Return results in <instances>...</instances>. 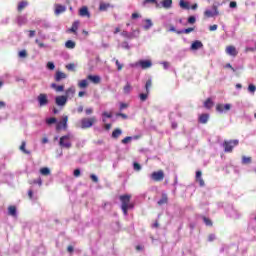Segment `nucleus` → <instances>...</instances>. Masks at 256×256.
<instances>
[{
    "instance_id": "obj_37",
    "label": "nucleus",
    "mask_w": 256,
    "mask_h": 256,
    "mask_svg": "<svg viewBox=\"0 0 256 256\" xmlns=\"http://www.w3.org/2000/svg\"><path fill=\"white\" fill-rule=\"evenodd\" d=\"M79 29V23L78 22H74L73 24H72V27H71V29H70V31L72 32V33H77V30Z\"/></svg>"
},
{
    "instance_id": "obj_25",
    "label": "nucleus",
    "mask_w": 256,
    "mask_h": 256,
    "mask_svg": "<svg viewBox=\"0 0 256 256\" xmlns=\"http://www.w3.org/2000/svg\"><path fill=\"white\" fill-rule=\"evenodd\" d=\"M78 87L80 89H86V87H89V81L87 79H83L80 82H78Z\"/></svg>"
},
{
    "instance_id": "obj_11",
    "label": "nucleus",
    "mask_w": 256,
    "mask_h": 256,
    "mask_svg": "<svg viewBox=\"0 0 256 256\" xmlns=\"http://www.w3.org/2000/svg\"><path fill=\"white\" fill-rule=\"evenodd\" d=\"M231 110V104H218L216 106V111L218 113H225V111H230Z\"/></svg>"
},
{
    "instance_id": "obj_61",
    "label": "nucleus",
    "mask_w": 256,
    "mask_h": 256,
    "mask_svg": "<svg viewBox=\"0 0 256 256\" xmlns=\"http://www.w3.org/2000/svg\"><path fill=\"white\" fill-rule=\"evenodd\" d=\"M230 8L231 9L237 8V2H235V1L230 2Z\"/></svg>"
},
{
    "instance_id": "obj_44",
    "label": "nucleus",
    "mask_w": 256,
    "mask_h": 256,
    "mask_svg": "<svg viewBox=\"0 0 256 256\" xmlns=\"http://www.w3.org/2000/svg\"><path fill=\"white\" fill-rule=\"evenodd\" d=\"M132 140H133V137L127 136L124 139H122L121 143H123V145H127V143H130V141Z\"/></svg>"
},
{
    "instance_id": "obj_53",
    "label": "nucleus",
    "mask_w": 256,
    "mask_h": 256,
    "mask_svg": "<svg viewBox=\"0 0 256 256\" xmlns=\"http://www.w3.org/2000/svg\"><path fill=\"white\" fill-rule=\"evenodd\" d=\"M195 21H197V19L195 18V16H190L188 18V23H190V25H193L195 23Z\"/></svg>"
},
{
    "instance_id": "obj_13",
    "label": "nucleus",
    "mask_w": 256,
    "mask_h": 256,
    "mask_svg": "<svg viewBox=\"0 0 256 256\" xmlns=\"http://www.w3.org/2000/svg\"><path fill=\"white\" fill-rule=\"evenodd\" d=\"M138 63L141 69H149L153 66V63L151 62V60H140L138 61Z\"/></svg>"
},
{
    "instance_id": "obj_16",
    "label": "nucleus",
    "mask_w": 256,
    "mask_h": 256,
    "mask_svg": "<svg viewBox=\"0 0 256 256\" xmlns=\"http://www.w3.org/2000/svg\"><path fill=\"white\" fill-rule=\"evenodd\" d=\"M16 23L21 27L22 25H27V15L18 16L16 18Z\"/></svg>"
},
{
    "instance_id": "obj_14",
    "label": "nucleus",
    "mask_w": 256,
    "mask_h": 256,
    "mask_svg": "<svg viewBox=\"0 0 256 256\" xmlns=\"http://www.w3.org/2000/svg\"><path fill=\"white\" fill-rule=\"evenodd\" d=\"M87 80L91 81L94 85H99L101 83V76L99 75H88Z\"/></svg>"
},
{
    "instance_id": "obj_5",
    "label": "nucleus",
    "mask_w": 256,
    "mask_h": 256,
    "mask_svg": "<svg viewBox=\"0 0 256 256\" xmlns=\"http://www.w3.org/2000/svg\"><path fill=\"white\" fill-rule=\"evenodd\" d=\"M37 101L39 103V107H45L49 105V98L47 97V94L41 93L37 97Z\"/></svg>"
},
{
    "instance_id": "obj_34",
    "label": "nucleus",
    "mask_w": 256,
    "mask_h": 256,
    "mask_svg": "<svg viewBox=\"0 0 256 256\" xmlns=\"http://www.w3.org/2000/svg\"><path fill=\"white\" fill-rule=\"evenodd\" d=\"M132 87H131V84H129V82L124 86V89H123V91H124V93L126 94V95H129V93H131V91H132Z\"/></svg>"
},
{
    "instance_id": "obj_46",
    "label": "nucleus",
    "mask_w": 256,
    "mask_h": 256,
    "mask_svg": "<svg viewBox=\"0 0 256 256\" xmlns=\"http://www.w3.org/2000/svg\"><path fill=\"white\" fill-rule=\"evenodd\" d=\"M248 91H249V93L255 94L256 86L254 84H250L248 86Z\"/></svg>"
},
{
    "instance_id": "obj_27",
    "label": "nucleus",
    "mask_w": 256,
    "mask_h": 256,
    "mask_svg": "<svg viewBox=\"0 0 256 256\" xmlns=\"http://www.w3.org/2000/svg\"><path fill=\"white\" fill-rule=\"evenodd\" d=\"M75 46H76V44H75V41H73V40H68L65 43L66 49H75Z\"/></svg>"
},
{
    "instance_id": "obj_50",
    "label": "nucleus",
    "mask_w": 256,
    "mask_h": 256,
    "mask_svg": "<svg viewBox=\"0 0 256 256\" xmlns=\"http://www.w3.org/2000/svg\"><path fill=\"white\" fill-rule=\"evenodd\" d=\"M90 179H92L94 183H99V178L95 174H91Z\"/></svg>"
},
{
    "instance_id": "obj_60",
    "label": "nucleus",
    "mask_w": 256,
    "mask_h": 256,
    "mask_svg": "<svg viewBox=\"0 0 256 256\" xmlns=\"http://www.w3.org/2000/svg\"><path fill=\"white\" fill-rule=\"evenodd\" d=\"M135 171H141V165L139 163H134Z\"/></svg>"
},
{
    "instance_id": "obj_18",
    "label": "nucleus",
    "mask_w": 256,
    "mask_h": 256,
    "mask_svg": "<svg viewBox=\"0 0 256 256\" xmlns=\"http://www.w3.org/2000/svg\"><path fill=\"white\" fill-rule=\"evenodd\" d=\"M203 47V42L202 41H199V40H196L192 43L190 49L192 51H197L198 49H201Z\"/></svg>"
},
{
    "instance_id": "obj_32",
    "label": "nucleus",
    "mask_w": 256,
    "mask_h": 256,
    "mask_svg": "<svg viewBox=\"0 0 256 256\" xmlns=\"http://www.w3.org/2000/svg\"><path fill=\"white\" fill-rule=\"evenodd\" d=\"M214 103L213 100H211V98H208L205 102H204V107L206 109H211V107H213Z\"/></svg>"
},
{
    "instance_id": "obj_38",
    "label": "nucleus",
    "mask_w": 256,
    "mask_h": 256,
    "mask_svg": "<svg viewBox=\"0 0 256 256\" xmlns=\"http://www.w3.org/2000/svg\"><path fill=\"white\" fill-rule=\"evenodd\" d=\"M121 36L125 37V39H133V36L131 35V33L127 32L125 30L121 32Z\"/></svg>"
},
{
    "instance_id": "obj_10",
    "label": "nucleus",
    "mask_w": 256,
    "mask_h": 256,
    "mask_svg": "<svg viewBox=\"0 0 256 256\" xmlns=\"http://www.w3.org/2000/svg\"><path fill=\"white\" fill-rule=\"evenodd\" d=\"M75 93H76V90H75V86H70L68 89L65 90V97L66 99H73L75 97Z\"/></svg>"
},
{
    "instance_id": "obj_48",
    "label": "nucleus",
    "mask_w": 256,
    "mask_h": 256,
    "mask_svg": "<svg viewBox=\"0 0 256 256\" xmlns=\"http://www.w3.org/2000/svg\"><path fill=\"white\" fill-rule=\"evenodd\" d=\"M113 61H115L118 71H121V69H123V64L119 63V60L115 58L113 59Z\"/></svg>"
},
{
    "instance_id": "obj_6",
    "label": "nucleus",
    "mask_w": 256,
    "mask_h": 256,
    "mask_svg": "<svg viewBox=\"0 0 256 256\" xmlns=\"http://www.w3.org/2000/svg\"><path fill=\"white\" fill-rule=\"evenodd\" d=\"M67 97L65 95H59L55 97V103L57 107H65L67 105Z\"/></svg>"
},
{
    "instance_id": "obj_43",
    "label": "nucleus",
    "mask_w": 256,
    "mask_h": 256,
    "mask_svg": "<svg viewBox=\"0 0 256 256\" xmlns=\"http://www.w3.org/2000/svg\"><path fill=\"white\" fill-rule=\"evenodd\" d=\"M26 147V143L22 142L21 146H20V151H23V153H25L26 155H29V151L27 149H25Z\"/></svg>"
},
{
    "instance_id": "obj_40",
    "label": "nucleus",
    "mask_w": 256,
    "mask_h": 256,
    "mask_svg": "<svg viewBox=\"0 0 256 256\" xmlns=\"http://www.w3.org/2000/svg\"><path fill=\"white\" fill-rule=\"evenodd\" d=\"M242 163H243V165H249V163H251V157L243 156Z\"/></svg>"
},
{
    "instance_id": "obj_62",
    "label": "nucleus",
    "mask_w": 256,
    "mask_h": 256,
    "mask_svg": "<svg viewBox=\"0 0 256 256\" xmlns=\"http://www.w3.org/2000/svg\"><path fill=\"white\" fill-rule=\"evenodd\" d=\"M217 24H214L212 26L209 27V31H217Z\"/></svg>"
},
{
    "instance_id": "obj_52",
    "label": "nucleus",
    "mask_w": 256,
    "mask_h": 256,
    "mask_svg": "<svg viewBox=\"0 0 256 256\" xmlns=\"http://www.w3.org/2000/svg\"><path fill=\"white\" fill-rule=\"evenodd\" d=\"M19 57L22 59H25V57H27V51L26 50H22L19 52Z\"/></svg>"
},
{
    "instance_id": "obj_17",
    "label": "nucleus",
    "mask_w": 256,
    "mask_h": 256,
    "mask_svg": "<svg viewBox=\"0 0 256 256\" xmlns=\"http://www.w3.org/2000/svg\"><path fill=\"white\" fill-rule=\"evenodd\" d=\"M54 79L57 83H59V81H61L62 79H67V74L61 71H57L54 76Z\"/></svg>"
},
{
    "instance_id": "obj_41",
    "label": "nucleus",
    "mask_w": 256,
    "mask_h": 256,
    "mask_svg": "<svg viewBox=\"0 0 256 256\" xmlns=\"http://www.w3.org/2000/svg\"><path fill=\"white\" fill-rule=\"evenodd\" d=\"M46 123H47V125H53V124L57 123V118H47Z\"/></svg>"
},
{
    "instance_id": "obj_42",
    "label": "nucleus",
    "mask_w": 256,
    "mask_h": 256,
    "mask_svg": "<svg viewBox=\"0 0 256 256\" xmlns=\"http://www.w3.org/2000/svg\"><path fill=\"white\" fill-rule=\"evenodd\" d=\"M139 34H140L139 29L133 30L132 33H130V35L132 36V39H137V37H139Z\"/></svg>"
},
{
    "instance_id": "obj_49",
    "label": "nucleus",
    "mask_w": 256,
    "mask_h": 256,
    "mask_svg": "<svg viewBox=\"0 0 256 256\" xmlns=\"http://www.w3.org/2000/svg\"><path fill=\"white\" fill-rule=\"evenodd\" d=\"M151 85H152L151 80H147L145 85L146 93H149V89H151Z\"/></svg>"
},
{
    "instance_id": "obj_22",
    "label": "nucleus",
    "mask_w": 256,
    "mask_h": 256,
    "mask_svg": "<svg viewBox=\"0 0 256 256\" xmlns=\"http://www.w3.org/2000/svg\"><path fill=\"white\" fill-rule=\"evenodd\" d=\"M161 5L164 9H171L173 7V0H163Z\"/></svg>"
},
{
    "instance_id": "obj_15",
    "label": "nucleus",
    "mask_w": 256,
    "mask_h": 256,
    "mask_svg": "<svg viewBox=\"0 0 256 256\" xmlns=\"http://www.w3.org/2000/svg\"><path fill=\"white\" fill-rule=\"evenodd\" d=\"M226 53H227V55H230L231 57H237V55L239 54V52L237 51V48H235V46H228L226 48Z\"/></svg>"
},
{
    "instance_id": "obj_51",
    "label": "nucleus",
    "mask_w": 256,
    "mask_h": 256,
    "mask_svg": "<svg viewBox=\"0 0 256 256\" xmlns=\"http://www.w3.org/2000/svg\"><path fill=\"white\" fill-rule=\"evenodd\" d=\"M47 69H49L50 71H53V69H55V64L53 62H48Z\"/></svg>"
},
{
    "instance_id": "obj_55",
    "label": "nucleus",
    "mask_w": 256,
    "mask_h": 256,
    "mask_svg": "<svg viewBox=\"0 0 256 256\" xmlns=\"http://www.w3.org/2000/svg\"><path fill=\"white\" fill-rule=\"evenodd\" d=\"M102 117H106L107 119H111V117H113L112 113H108V112H103L102 113Z\"/></svg>"
},
{
    "instance_id": "obj_58",
    "label": "nucleus",
    "mask_w": 256,
    "mask_h": 256,
    "mask_svg": "<svg viewBox=\"0 0 256 256\" xmlns=\"http://www.w3.org/2000/svg\"><path fill=\"white\" fill-rule=\"evenodd\" d=\"M122 48H123V49H131V46H129V43H128V42H123V43H122Z\"/></svg>"
},
{
    "instance_id": "obj_64",
    "label": "nucleus",
    "mask_w": 256,
    "mask_h": 256,
    "mask_svg": "<svg viewBox=\"0 0 256 256\" xmlns=\"http://www.w3.org/2000/svg\"><path fill=\"white\" fill-rule=\"evenodd\" d=\"M164 69H169V62H162Z\"/></svg>"
},
{
    "instance_id": "obj_54",
    "label": "nucleus",
    "mask_w": 256,
    "mask_h": 256,
    "mask_svg": "<svg viewBox=\"0 0 256 256\" xmlns=\"http://www.w3.org/2000/svg\"><path fill=\"white\" fill-rule=\"evenodd\" d=\"M66 69H68V71H75V64H67Z\"/></svg>"
},
{
    "instance_id": "obj_20",
    "label": "nucleus",
    "mask_w": 256,
    "mask_h": 256,
    "mask_svg": "<svg viewBox=\"0 0 256 256\" xmlns=\"http://www.w3.org/2000/svg\"><path fill=\"white\" fill-rule=\"evenodd\" d=\"M79 15L80 17H88V18L91 17V14L89 13V9L86 6L80 9Z\"/></svg>"
},
{
    "instance_id": "obj_45",
    "label": "nucleus",
    "mask_w": 256,
    "mask_h": 256,
    "mask_svg": "<svg viewBox=\"0 0 256 256\" xmlns=\"http://www.w3.org/2000/svg\"><path fill=\"white\" fill-rule=\"evenodd\" d=\"M139 97H140V101H145L146 99H148V97H149V93H141L140 95H139Z\"/></svg>"
},
{
    "instance_id": "obj_12",
    "label": "nucleus",
    "mask_w": 256,
    "mask_h": 256,
    "mask_svg": "<svg viewBox=\"0 0 256 256\" xmlns=\"http://www.w3.org/2000/svg\"><path fill=\"white\" fill-rule=\"evenodd\" d=\"M54 7H55V10H54L55 15H61V13H65L67 11V7L65 5L55 4Z\"/></svg>"
},
{
    "instance_id": "obj_47",
    "label": "nucleus",
    "mask_w": 256,
    "mask_h": 256,
    "mask_svg": "<svg viewBox=\"0 0 256 256\" xmlns=\"http://www.w3.org/2000/svg\"><path fill=\"white\" fill-rule=\"evenodd\" d=\"M203 221L208 227H211V225H213V222H211V220L207 217H203Z\"/></svg>"
},
{
    "instance_id": "obj_35",
    "label": "nucleus",
    "mask_w": 256,
    "mask_h": 256,
    "mask_svg": "<svg viewBox=\"0 0 256 256\" xmlns=\"http://www.w3.org/2000/svg\"><path fill=\"white\" fill-rule=\"evenodd\" d=\"M194 29L193 28H186L184 30H180L177 32L178 35H181L182 33H185L186 35H189V33H193Z\"/></svg>"
},
{
    "instance_id": "obj_4",
    "label": "nucleus",
    "mask_w": 256,
    "mask_h": 256,
    "mask_svg": "<svg viewBox=\"0 0 256 256\" xmlns=\"http://www.w3.org/2000/svg\"><path fill=\"white\" fill-rule=\"evenodd\" d=\"M237 145H239V140L224 141L223 147L225 153H231L233 151V147H237Z\"/></svg>"
},
{
    "instance_id": "obj_7",
    "label": "nucleus",
    "mask_w": 256,
    "mask_h": 256,
    "mask_svg": "<svg viewBox=\"0 0 256 256\" xmlns=\"http://www.w3.org/2000/svg\"><path fill=\"white\" fill-rule=\"evenodd\" d=\"M150 179H152V181H163V179H165V173L163 172V170L153 172L150 175Z\"/></svg>"
},
{
    "instance_id": "obj_28",
    "label": "nucleus",
    "mask_w": 256,
    "mask_h": 256,
    "mask_svg": "<svg viewBox=\"0 0 256 256\" xmlns=\"http://www.w3.org/2000/svg\"><path fill=\"white\" fill-rule=\"evenodd\" d=\"M123 131L119 128L115 129L113 132H112V137L113 139H118L120 135H122Z\"/></svg>"
},
{
    "instance_id": "obj_39",
    "label": "nucleus",
    "mask_w": 256,
    "mask_h": 256,
    "mask_svg": "<svg viewBox=\"0 0 256 256\" xmlns=\"http://www.w3.org/2000/svg\"><path fill=\"white\" fill-rule=\"evenodd\" d=\"M109 7H111L110 4L101 3L99 9H100V11H107V9H108Z\"/></svg>"
},
{
    "instance_id": "obj_1",
    "label": "nucleus",
    "mask_w": 256,
    "mask_h": 256,
    "mask_svg": "<svg viewBox=\"0 0 256 256\" xmlns=\"http://www.w3.org/2000/svg\"><path fill=\"white\" fill-rule=\"evenodd\" d=\"M120 201L122 203L121 209L123 211V214L127 215V211H129V209H133L134 207L133 203H131V195L126 194L120 196Z\"/></svg>"
},
{
    "instance_id": "obj_31",
    "label": "nucleus",
    "mask_w": 256,
    "mask_h": 256,
    "mask_svg": "<svg viewBox=\"0 0 256 256\" xmlns=\"http://www.w3.org/2000/svg\"><path fill=\"white\" fill-rule=\"evenodd\" d=\"M149 3L156 5L157 9H159V7H161V5L159 4V2H157V0H144L143 5H147Z\"/></svg>"
},
{
    "instance_id": "obj_56",
    "label": "nucleus",
    "mask_w": 256,
    "mask_h": 256,
    "mask_svg": "<svg viewBox=\"0 0 256 256\" xmlns=\"http://www.w3.org/2000/svg\"><path fill=\"white\" fill-rule=\"evenodd\" d=\"M73 175H74V177H81V170L75 169Z\"/></svg>"
},
{
    "instance_id": "obj_26",
    "label": "nucleus",
    "mask_w": 256,
    "mask_h": 256,
    "mask_svg": "<svg viewBox=\"0 0 256 256\" xmlns=\"http://www.w3.org/2000/svg\"><path fill=\"white\" fill-rule=\"evenodd\" d=\"M179 5H180L181 9H186V10L191 9L189 2H186L185 0H180Z\"/></svg>"
},
{
    "instance_id": "obj_3",
    "label": "nucleus",
    "mask_w": 256,
    "mask_h": 256,
    "mask_svg": "<svg viewBox=\"0 0 256 256\" xmlns=\"http://www.w3.org/2000/svg\"><path fill=\"white\" fill-rule=\"evenodd\" d=\"M97 122V118L95 116L91 118H83L81 120V129H89L93 127V124Z\"/></svg>"
},
{
    "instance_id": "obj_19",
    "label": "nucleus",
    "mask_w": 256,
    "mask_h": 256,
    "mask_svg": "<svg viewBox=\"0 0 256 256\" xmlns=\"http://www.w3.org/2000/svg\"><path fill=\"white\" fill-rule=\"evenodd\" d=\"M51 89H54V91H56V93H63V91H65V86L64 85H57L55 83H52L50 85Z\"/></svg>"
},
{
    "instance_id": "obj_24",
    "label": "nucleus",
    "mask_w": 256,
    "mask_h": 256,
    "mask_svg": "<svg viewBox=\"0 0 256 256\" xmlns=\"http://www.w3.org/2000/svg\"><path fill=\"white\" fill-rule=\"evenodd\" d=\"M145 25L143 26L145 31H149L153 27V21L151 19L144 20Z\"/></svg>"
},
{
    "instance_id": "obj_2",
    "label": "nucleus",
    "mask_w": 256,
    "mask_h": 256,
    "mask_svg": "<svg viewBox=\"0 0 256 256\" xmlns=\"http://www.w3.org/2000/svg\"><path fill=\"white\" fill-rule=\"evenodd\" d=\"M72 139H73V134L71 133L61 136L59 140V146L62 149H71V147H73V144L71 143Z\"/></svg>"
},
{
    "instance_id": "obj_23",
    "label": "nucleus",
    "mask_w": 256,
    "mask_h": 256,
    "mask_svg": "<svg viewBox=\"0 0 256 256\" xmlns=\"http://www.w3.org/2000/svg\"><path fill=\"white\" fill-rule=\"evenodd\" d=\"M8 214L11 215V217H17V208L15 206H9Z\"/></svg>"
},
{
    "instance_id": "obj_57",
    "label": "nucleus",
    "mask_w": 256,
    "mask_h": 256,
    "mask_svg": "<svg viewBox=\"0 0 256 256\" xmlns=\"http://www.w3.org/2000/svg\"><path fill=\"white\" fill-rule=\"evenodd\" d=\"M33 183L41 186V185H43V180H41V178H38V179L34 180Z\"/></svg>"
},
{
    "instance_id": "obj_29",
    "label": "nucleus",
    "mask_w": 256,
    "mask_h": 256,
    "mask_svg": "<svg viewBox=\"0 0 256 256\" xmlns=\"http://www.w3.org/2000/svg\"><path fill=\"white\" fill-rule=\"evenodd\" d=\"M199 121L200 123H203V124L207 123L209 121V114L200 115Z\"/></svg>"
},
{
    "instance_id": "obj_21",
    "label": "nucleus",
    "mask_w": 256,
    "mask_h": 256,
    "mask_svg": "<svg viewBox=\"0 0 256 256\" xmlns=\"http://www.w3.org/2000/svg\"><path fill=\"white\" fill-rule=\"evenodd\" d=\"M201 175H202L201 171L196 172V181L197 183H199L200 187H205V181L203 180Z\"/></svg>"
},
{
    "instance_id": "obj_59",
    "label": "nucleus",
    "mask_w": 256,
    "mask_h": 256,
    "mask_svg": "<svg viewBox=\"0 0 256 256\" xmlns=\"http://www.w3.org/2000/svg\"><path fill=\"white\" fill-rule=\"evenodd\" d=\"M127 107H129L128 104H126V103H120V111H123V109H127Z\"/></svg>"
},
{
    "instance_id": "obj_30",
    "label": "nucleus",
    "mask_w": 256,
    "mask_h": 256,
    "mask_svg": "<svg viewBox=\"0 0 256 256\" xmlns=\"http://www.w3.org/2000/svg\"><path fill=\"white\" fill-rule=\"evenodd\" d=\"M169 201L167 194H162V198L158 201V205H165Z\"/></svg>"
},
{
    "instance_id": "obj_33",
    "label": "nucleus",
    "mask_w": 256,
    "mask_h": 256,
    "mask_svg": "<svg viewBox=\"0 0 256 256\" xmlns=\"http://www.w3.org/2000/svg\"><path fill=\"white\" fill-rule=\"evenodd\" d=\"M40 173L41 175H44V176L51 175V170L47 167H44L40 169Z\"/></svg>"
},
{
    "instance_id": "obj_36",
    "label": "nucleus",
    "mask_w": 256,
    "mask_h": 256,
    "mask_svg": "<svg viewBox=\"0 0 256 256\" xmlns=\"http://www.w3.org/2000/svg\"><path fill=\"white\" fill-rule=\"evenodd\" d=\"M27 5H29V3L27 1H22L18 4V11H23V9H25V7H27Z\"/></svg>"
},
{
    "instance_id": "obj_63",
    "label": "nucleus",
    "mask_w": 256,
    "mask_h": 256,
    "mask_svg": "<svg viewBox=\"0 0 256 256\" xmlns=\"http://www.w3.org/2000/svg\"><path fill=\"white\" fill-rule=\"evenodd\" d=\"M86 115H91L93 113V108H87L85 110Z\"/></svg>"
},
{
    "instance_id": "obj_8",
    "label": "nucleus",
    "mask_w": 256,
    "mask_h": 256,
    "mask_svg": "<svg viewBox=\"0 0 256 256\" xmlns=\"http://www.w3.org/2000/svg\"><path fill=\"white\" fill-rule=\"evenodd\" d=\"M67 121H69V117L62 116V120L56 125V130L61 131V129H67Z\"/></svg>"
},
{
    "instance_id": "obj_9",
    "label": "nucleus",
    "mask_w": 256,
    "mask_h": 256,
    "mask_svg": "<svg viewBox=\"0 0 256 256\" xmlns=\"http://www.w3.org/2000/svg\"><path fill=\"white\" fill-rule=\"evenodd\" d=\"M204 15L208 18L217 17V15H219V10H217V6H214L211 10H205Z\"/></svg>"
}]
</instances>
